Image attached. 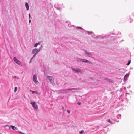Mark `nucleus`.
I'll return each instance as SVG.
<instances>
[{
    "label": "nucleus",
    "mask_w": 134,
    "mask_h": 134,
    "mask_svg": "<svg viewBox=\"0 0 134 134\" xmlns=\"http://www.w3.org/2000/svg\"><path fill=\"white\" fill-rule=\"evenodd\" d=\"M47 80H48L49 82H50L53 85L54 84V79L52 77L47 76Z\"/></svg>",
    "instance_id": "obj_1"
},
{
    "label": "nucleus",
    "mask_w": 134,
    "mask_h": 134,
    "mask_svg": "<svg viewBox=\"0 0 134 134\" xmlns=\"http://www.w3.org/2000/svg\"><path fill=\"white\" fill-rule=\"evenodd\" d=\"M30 103L32 104V106L36 110H37L38 107L35 102L32 101Z\"/></svg>",
    "instance_id": "obj_2"
},
{
    "label": "nucleus",
    "mask_w": 134,
    "mask_h": 134,
    "mask_svg": "<svg viewBox=\"0 0 134 134\" xmlns=\"http://www.w3.org/2000/svg\"><path fill=\"white\" fill-rule=\"evenodd\" d=\"M40 49H37L36 48H35L32 51V53L33 54H35L32 57V58H33L34 57L36 54L38 53L39 51H40Z\"/></svg>",
    "instance_id": "obj_3"
},
{
    "label": "nucleus",
    "mask_w": 134,
    "mask_h": 134,
    "mask_svg": "<svg viewBox=\"0 0 134 134\" xmlns=\"http://www.w3.org/2000/svg\"><path fill=\"white\" fill-rule=\"evenodd\" d=\"M14 61L19 65H20L21 64V62L18 60L16 57H14L13 58Z\"/></svg>",
    "instance_id": "obj_4"
},
{
    "label": "nucleus",
    "mask_w": 134,
    "mask_h": 134,
    "mask_svg": "<svg viewBox=\"0 0 134 134\" xmlns=\"http://www.w3.org/2000/svg\"><path fill=\"white\" fill-rule=\"evenodd\" d=\"M72 69L73 71L75 73L81 72L82 71V70L80 69L77 68L75 69L74 68H72Z\"/></svg>",
    "instance_id": "obj_5"
},
{
    "label": "nucleus",
    "mask_w": 134,
    "mask_h": 134,
    "mask_svg": "<svg viewBox=\"0 0 134 134\" xmlns=\"http://www.w3.org/2000/svg\"><path fill=\"white\" fill-rule=\"evenodd\" d=\"M33 80L35 83L36 84L39 83V82L37 81V79L36 75H34L33 76Z\"/></svg>",
    "instance_id": "obj_6"
},
{
    "label": "nucleus",
    "mask_w": 134,
    "mask_h": 134,
    "mask_svg": "<svg viewBox=\"0 0 134 134\" xmlns=\"http://www.w3.org/2000/svg\"><path fill=\"white\" fill-rule=\"evenodd\" d=\"M74 90L75 89L74 88H73L71 89H67L63 90L62 92L63 93H66L68 92L69 90Z\"/></svg>",
    "instance_id": "obj_7"
},
{
    "label": "nucleus",
    "mask_w": 134,
    "mask_h": 134,
    "mask_svg": "<svg viewBox=\"0 0 134 134\" xmlns=\"http://www.w3.org/2000/svg\"><path fill=\"white\" fill-rule=\"evenodd\" d=\"M30 92H32V93H33H33H35L36 94H40V93L38 92H37L36 91H32V90H30Z\"/></svg>",
    "instance_id": "obj_8"
},
{
    "label": "nucleus",
    "mask_w": 134,
    "mask_h": 134,
    "mask_svg": "<svg viewBox=\"0 0 134 134\" xmlns=\"http://www.w3.org/2000/svg\"><path fill=\"white\" fill-rule=\"evenodd\" d=\"M80 61L82 62H85V63H87L88 62L90 63H91V62H89L88 60L86 59H81L80 60Z\"/></svg>",
    "instance_id": "obj_9"
},
{
    "label": "nucleus",
    "mask_w": 134,
    "mask_h": 134,
    "mask_svg": "<svg viewBox=\"0 0 134 134\" xmlns=\"http://www.w3.org/2000/svg\"><path fill=\"white\" fill-rule=\"evenodd\" d=\"M129 74H126L124 77V80H126L127 78V77L129 76Z\"/></svg>",
    "instance_id": "obj_10"
},
{
    "label": "nucleus",
    "mask_w": 134,
    "mask_h": 134,
    "mask_svg": "<svg viewBox=\"0 0 134 134\" xmlns=\"http://www.w3.org/2000/svg\"><path fill=\"white\" fill-rule=\"evenodd\" d=\"M25 6L27 10H28L29 9V6L28 5V4L27 2H26L25 3Z\"/></svg>",
    "instance_id": "obj_11"
},
{
    "label": "nucleus",
    "mask_w": 134,
    "mask_h": 134,
    "mask_svg": "<svg viewBox=\"0 0 134 134\" xmlns=\"http://www.w3.org/2000/svg\"><path fill=\"white\" fill-rule=\"evenodd\" d=\"M11 127L12 129L13 130H17V128L13 126H11Z\"/></svg>",
    "instance_id": "obj_12"
},
{
    "label": "nucleus",
    "mask_w": 134,
    "mask_h": 134,
    "mask_svg": "<svg viewBox=\"0 0 134 134\" xmlns=\"http://www.w3.org/2000/svg\"><path fill=\"white\" fill-rule=\"evenodd\" d=\"M85 54L86 55H88V54L89 53L87 51H85Z\"/></svg>",
    "instance_id": "obj_13"
},
{
    "label": "nucleus",
    "mask_w": 134,
    "mask_h": 134,
    "mask_svg": "<svg viewBox=\"0 0 134 134\" xmlns=\"http://www.w3.org/2000/svg\"><path fill=\"white\" fill-rule=\"evenodd\" d=\"M88 55V56L89 57H92L93 56L92 55L91 53H89Z\"/></svg>",
    "instance_id": "obj_14"
},
{
    "label": "nucleus",
    "mask_w": 134,
    "mask_h": 134,
    "mask_svg": "<svg viewBox=\"0 0 134 134\" xmlns=\"http://www.w3.org/2000/svg\"><path fill=\"white\" fill-rule=\"evenodd\" d=\"M83 132H84V131L83 130H81L79 132V133L80 134H82L83 133Z\"/></svg>",
    "instance_id": "obj_15"
},
{
    "label": "nucleus",
    "mask_w": 134,
    "mask_h": 134,
    "mask_svg": "<svg viewBox=\"0 0 134 134\" xmlns=\"http://www.w3.org/2000/svg\"><path fill=\"white\" fill-rule=\"evenodd\" d=\"M17 88L16 87H15L14 88V92H15L17 90Z\"/></svg>",
    "instance_id": "obj_16"
},
{
    "label": "nucleus",
    "mask_w": 134,
    "mask_h": 134,
    "mask_svg": "<svg viewBox=\"0 0 134 134\" xmlns=\"http://www.w3.org/2000/svg\"><path fill=\"white\" fill-rule=\"evenodd\" d=\"M40 44V43H36L35 44V45H34V46L35 47H36L38 45V44Z\"/></svg>",
    "instance_id": "obj_17"
},
{
    "label": "nucleus",
    "mask_w": 134,
    "mask_h": 134,
    "mask_svg": "<svg viewBox=\"0 0 134 134\" xmlns=\"http://www.w3.org/2000/svg\"><path fill=\"white\" fill-rule=\"evenodd\" d=\"M131 63V61L129 60L128 61V63L127 64V65H129L130 63Z\"/></svg>",
    "instance_id": "obj_18"
},
{
    "label": "nucleus",
    "mask_w": 134,
    "mask_h": 134,
    "mask_svg": "<svg viewBox=\"0 0 134 134\" xmlns=\"http://www.w3.org/2000/svg\"><path fill=\"white\" fill-rule=\"evenodd\" d=\"M108 122H111V121L110 120V119H109L107 121Z\"/></svg>",
    "instance_id": "obj_19"
},
{
    "label": "nucleus",
    "mask_w": 134,
    "mask_h": 134,
    "mask_svg": "<svg viewBox=\"0 0 134 134\" xmlns=\"http://www.w3.org/2000/svg\"><path fill=\"white\" fill-rule=\"evenodd\" d=\"M67 112L68 113H70V110H68L67 111Z\"/></svg>",
    "instance_id": "obj_20"
},
{
    "label": "nucleus",
    "mask_w": 134,
    "mask_h": 134,
    "mask_svg": "<svg viewBox=\"0 0 134 134\" xmlns=\"http://www.w3.org/2000/svg\"><path fill=\"white\" fill-rule=\"evenodd\" d=\"M19 132L20 133V134H25V133H22V132H21V131H19Z\"/></svg>",
    "instance_id": "obj_21"
},
{
    "label": "nucleus",
    "mask_w": 134,
    "mask_h": 134,
    "mask_svg": "<svg viewBox=\"0 0 134 134\" xmlns=\"http://www.w3.org/2000/svg\"><path fill=\"white\" fill-rule=\"evenodd\" d=\"M29 19L30 18V14H29Z\"/></svg>",
    "instance_id": "obj_22"
},
{
    "label": "nucleus",
    "mask_w": 134,
    "mask_h": 134,
    "mask_svg": "<svg viewBox=\"0 0 134 134\" xmlns=\"http://www.w3.org/2000/svg\"><path fill=\"white\" fill-rule=\"evenodd\" d=\"M77 28H80V29H82V28H81V27H77Z\"/></svg>",
    "instance_id": "obj_23"
},
{
    "label": "nucleus",
    "mask_w": 134,
    "mask_h": 134,
    "mask_svg": "<svg viewBox=\"0 0 134 134\" xmlns=\"http://www.w3.org/2000/svg\"><path fill=\"white\" fill-rule=\"evenodd\" d=\"M14 78H16V76H14Z\"/></svg>",
    "instance_id": "obj_24"
},
{
    "label": "nucleus",
    "mask_w": 134,
    "mask_h": 134,
    "mask_svg": "<svg viewBox=\"0 0 134 134\" xmlns=\"http://www.w3.org/2000/svg\"><path fill=\"white\" fill-rule=\"evenodd\" d=\"M31 22V20H29V23H30V22Z\"/></svg>",
    "instance_id": "obj_25"
},
{
    "label": "nucleus",
    "mask_w": 134,
    "mask_h": 134,
    "mask_svg": "<svg viewBox=\"0 0 134 134\" xmlns=\"http://www.w3.org/2000/svg\"><path fill=\"white\" fill-rule=\"evenodd\" d=\"M32 58H31V59L30 60V62H31V60H32Z\"/></svg>",
    "instance_id": "obj_26"
},
{
    "label": "nucleus",
    "mask_w": 134,
    "mask_h": 134,
    "mask_svg": "<svg viewBox=\"0 0 134 134\" xmlns=\"http://www.w3.org/2000/svg\"><path fill=\"white\" fill-rule=\"evenodd\" d=\"M78 105H80L81 104V103H78Z\"/></svg>",
    "instance_id": "obj_27"
},
{
    "label": "nucleus",
    "mask_w": 134,
    "mask_h": 134,
    "mask_svg": "<svg viewBox=\"0 0 134 134\" xmlns=\"http://www.w3.org/2000/svg\"><path fill=\"white\" fill-rule=\"evenodd\" d=\"M132 20H131V21H130V22H131V21H132Z\"/></svg>",
    "instance_id": "obj_28"
}]
</instances>
